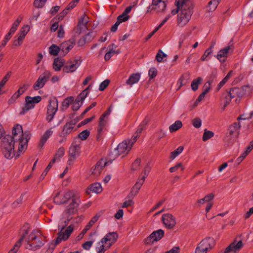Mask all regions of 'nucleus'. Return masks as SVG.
I'll return each mask as SVG.
<instances>
[{
    "label": "nucleus",
    "instance_id": "f257e3e1",
    "mask_svg": "<svg viewBox=\"0 0 253 253\" xmlns=\"http://www.w3.org/2000/svg\"><path fill=\"white\" fill-rule=\"evenodd\" d=\"M31 134L29 131H23L22 126L16 124L12 129V136L5 135L1 140V150L4 156L10 159L15 156L17 158L20 153L27 148Z\"/></svg>",
    "mask_w": 253,
    "mask_h": 253
},
{
    "label": "nucleus",
    "instance_id": "f03ea898",
    "mask_svg": "<svg viewBox=\"0 0 253 253\" xmlns=\"http://www.w3.org/2000/svg\"><path fill=\"white\" fill-rule=\"evenodd\" d=\"M59 194L60 192L56 194L54 197V202L57 205H61L66 203L71 199L72 202L70 204L69 207L66 210V213L69 215L73 214L76 211V208L80 203L79 198L75 195L73 191H68L65 193L61 199L58 198Z\"/></svg>",
    "mask_w": 253,
    "mask_h": 253
},
{
    "label": "nucleus",
    "instance_id": "7ed1b4c3",
    "mask_svg": "<svg viewBox=\"0 0 253 253\" xmlns=\"http://www.w3.org/2000/svg\"><path fill=\"white\" fill-rule=\"evenodd\" d=\"M193 13V5L191 0H186L182 4L180 12L178 14L177 25L180 27L186 25L190 21Z\"/></svg>",
    "mask_w": 253,
    "mask_h": 253
},
{
    "label": "nucleus",
    "instance_id": "20e7f679",
    "mask_svg": "<svg viewBox=\"0 0 253 253\" xmlns=\"http://www.w3.org/2000/svg\"><path fill=\"white\" fill-rule=\"evenodd\" d=\"M71 219V218H69L67 221H65V225L61 228V230L58 233V237L56 239L55 243H51L50 245H49L48 249H47L45 253H52L55 247L57 244L60 243L62 240L65 241L69 238L71 233L74 230L73 225H69L64 232H63L62 231L65 228V226L67 225Z\"/></svg>",
    "mask_w": 253,
    "mask_h": 253
},
{
    "label": "nucleus",
    "instance_id": "39448f33",
    "mask_svg": "<svg viewBox=\"0 0 253 253\" xmlns=\"http://www.w3.org/2000/svg\"><path fill=\"white\" fill-rule=\"evenodd\" d=\"M118 238V235L116 232H109L97 243L96 247L105 251L116 242Z\"/></svg>",
    "mask_w": 253,
    "mask_h": 253
},
{
    "label": "nucleus",
    "instance_id": "423d86ee",
    "mask_svg": "<svg viewBox=\"0 0 253 253\" xmlns=\"http://www.w3.org/2000/svg\"><path fill=\"white\" fill-rule=\"evenodd\" d=\"M58 103L56 98L49 100V104L47 106L46 117V119L48 122H51L53 119L58 110Z\"/></svg>",
    "mask_w": 253,
    "mask_h": 253
},
{
    "label": "nucleus",
    "instance_id": "0eeeda50",
    "mask_svg": "<svg viewBox=\"0 0 253 253\" xmlns=\"http://www.w3.org/2000/svg\"><path fill=\"white\" fill-rule=\"evenodd\" d=\"M167 7L166 2L162 0H152V3L151 5L147 8V12H150L152 10L156 13L162 12L165 11Z\"/></svg>",
    "mask_w": 253,
    "mask_h": 253
},
{
    "label": "nucleus",
    "instance_id": "6e6552de",
    "mask_svg": "<svg viewBox=\"0 0 253 253\" xmlns=\"http://www.w3.org/2000/svg\"><path fill=\"white\" fill-rule=\"evenodd\" d=\"M51 73L48 71H45L42 74L40 75L33 85L34 89L38 90L42 88L49 79Z\"/></svg>",
    "mask_w": 253,
    "mask_h": 253
},
{
    "label": "nucleus",
    "instance_id": "1a4fd4ad",
    "mask_svg": "<svg viewBox=\"0 0 253 253\" xmlns=\"http://www.w3.org/2000/svg\"><path fill=\"white\" fill-rule=\"evenodd\" d=\"M81 63V60L80 59L69 60L65 62V65L63 68V72L67 73L74 72L80 66Z\"/></svg>",
    "mask_w": 253,
    "mask_h": 253
},
{
    "label": "nucleus",
    "instance_id": "9d476101",
    "mask_svg": "<svg viewBox=\"0 0 253 253\" xmlns=\"http://www.w3.org/2000/svg\"><path fill=\"white\" fill-rule=\"evenodd\" d=\"M164 236V231L162 229H159L153 231L149 237L145 239V244H149L153 243L161 239Z\"/></svg>",
    "mask_w": 253,
    "mask_h": 253
},
{
    "label": "nucleus",
    "instance_id": "9b49d317",
    "mask_svg": "<svg viewBox=\"0 0 253 253\" xmlns=\"http://www.w3.org/2000/svg\"><path fill=\"white\" fill-rule=\"evenodd\" d=\"M81 143L80 140L77 141L76 139L74 140L69 150V156L77 158L80 155Z\"/></svg>",
    "mask_w": 253,
    "mask_h": 253
},
{
    "label": "nucleus",
    "instance_id": "f8f14e48",
    "mask_svg": "<svg viewBox=\"0 0 253 253\" xmlns=\"http://www.w3.org/2000/svg\"><path fill=\"white\" fill-rule=\"evenodd\" d=\"M76 44L75 38H72L67 41L62 42L59 45L61 54L65 55Z\"/></svg>",
    "mask_w": 253,
    "mask_h": 253
},
{
    "label": "nucleus",
    "instance_id": "ddd939ff",
    "mask_svg": "<svg viewBox=\"0 0 253 253\" xmlns=\"http://www.w3.org/2000/svg\"><path fill=\"white\" fill-rule=\"evenodd\" d=\"M79 121V119H73L70 122H67L63 126L62 131L60 134L61 137H65L67 135L70 134L73 130L75 125Z\"/></svg>",
    "mask_w": 253,
    "mask_h": 253
},
{
    "label": "nucleus",
    "instance_id": "4468645a",
    "mask_svg": "<svg viewBox=\"0 0 253 253\" xmlns=\"http://www.w3.org/2000/svg\"><path fill=\"white\" fill-rule=\"evenodd\" d=\"M162 221L167 228L172 229L176 224L175 218L171 214H164L162 217Z\"/></svg>",
    "mask_w": 253,
    "mask_h": 253
},
{
    "label": "nucleus",
    "instance_id": "2eb2a0df",
    "mask_svg": "<svg viewBox=\"0 0 253 253\" xmlns=\"http://www.w3.org/2000/svg\"><path fill=\"white\" fill-rule=\"evenodd\" d=\"M234 46L232 44L228 45L223 49L219 50L217 55V58L221 62H224L225 61V59H222V58H226L228 53L229 52H233Z\"/></svg>",
    "mask_w": 253,
    "mask_h": 253
},
{
    "label": "nucleus",
    "instance_id": "dca6fc26",
    "mask_svg": "<svg viewBox=\"0 0 253 253\" xmlns=\"http://www.w3.org/2000/svg\"><path fill=\"white\" fill-rule=\"evenodd\" d=\"M199 245L201 246L202 250L204 249L205 250L208 251L214 247L215 241L213 238L207 237L202 240Z\"/></svg>",
    "mask_w": 253,
    "mask_h": 253
},
{
    "label": "nucleus",
    "instance_id": "f3484780",
    "mask_svg": "<svg viewBox=\"0 0 253 253\" xmlns=\"http://www.w3.org/2000/svg\"><path fill=\"white\" fill-rule=\"evenodd\" d=\"M242 241H239L237 243L235 241L232 242L228 246L222 253H235L237 251L239 250L243 247Z\"/></svg>",
    "mask_w": 253,
    "mask_h": 253
},
{
    "label": "nucleus",
    "instance_id": "a211bd4d",
    "mask_svg": "<svg viewBox=\"0 0 253 253\" xmlns=\"http://www.w3.org/2000/svg\"><path fill=\"white\" fill-rule=\"evenodd\" d=\"M130 151V147H128L127 140H125L119 144L115 149L116 155H120L122 154H127Z\"/></svg>",
    "mask_w": 253,
    "mask_h": 253
},
{
    "label": "nucleus",
    "instance_id": "6ab92c4d",
    "mask_svg": "<svg viewBox=\"0 0 253 253\" xmlns=\"http://www.w3.org/2000/svg\"><path fill=\"white\" fill-rule=\"evenodd\" d=\"M28 233V229H22V234L20 238L18 240V241L15 243L14 245L13 248L11 249L8 253H16L18 251L21 245L22 242L23 240L25 239L26 236Z\"/></svg>",
    "mask_w": 253,
    "mask_h": 253
},
{
    "label": "nucleus",
    "instance_id": "aec40b11",
    "mask_svg": "<svg viewBox=\"0 0 253 253\" xmlns=\"http://www.w3.org/2000/svg\"><path fill=\"white\" fill-rule=\"evenodd\" d=\"M241 127L240 124L239 123L235 122L232 125L230 126L228 128V132L226 133V138H228V140L231 139V136L235 132L239 133V129Z\"/></svg>",
    "mask_w": 253,
    "mask_h": 253
},
{
    "label": "nucleus",
    "instance_id": "412c9836",
    "mask_svg": "<svg viewBox=\"0 0 253 253\" xmlns=\"http://www.w3.org/2000/svg\"><path fill=\"white\" fill-rule=\"evenodd\" d=\"M145 181V177L142 176L141 178H139L135 185L133 186L130 193L129 196L131 197L135 196L139 192L141 187L144 183Z\"/></svg>",
    "mask_w": 253,
    "mask_h": 253
},
{
    "label": "nucleus",
    "instance_id": "4be33fe9",
    "mask_svg": "<svg viewBox=\"0 0 253 253\" xmlns=\"http://www.w3.org/2000/svg\"><path fill=\"white\" fill-rule=\"evenodd\" d=\"M245 94L243 89L239 87H233L231 88L229 92L226 93L227 95H229L230 98H233L236 96L239 98L242 97Z\"/></svg>",
    "mask_w": 253,
    "mask_h": 253
},
{
    "label": "nucleus",
    "instance_id": "5701e85b",
    "mask_svg": "<svg viewBox=\"0 0 253 253\" xmlns=\"http://www.w3.org/2000/svg\"><path fill=\"white\" fill-rule=\"evenodd\" d=\"M26 104L22 108V111L20 112V115L24 114L26 112L33 109L35 107V104L32 101V97L27 96L25 98Z\"/></svg>",
    "mask_w": 253,
    "mask_h": 253
},
{
    "label": "nucleus",
    "instance_id": "b1692460",
    "mask_svg": "<svg viewBox=\"0 0 253 253\" xmlns=\"http://www.w3.org/2000/svg\"><path fill=\"white\" fill-rule=\"evenodd\" d=\"M64 65L65 60L62 58L57 57L54 59L52 66L55 71H59Z\"/></svg>",
    "mask_w": 253,
    "mask_h": 253
},
{
    "label": "nucleus",
    "instance_id": "393cba45",
    "mask_svg": "<svg viewBox=\"0 0 253 253\" xmlns=\"http://www.w3.org/2000/svg\"><path fill=\"white\" fill-rule=\"evenodd\" d=\"M140 79V74L135 73L131 74L128 80L126 81V84L130 86H132L133 84L138 83Z\"/></svg>",
    "mask_w": 253,
    "mask_h": 253
},
{
    "label": "nucleus",
    "instance_id": "a878e982",
    "mask_svg": "<svg viewBox=\"0 0 253 253\" xmlns=\"http://www.w3.org/2000/svg\"><path fill=\"white\" fill-rule=\"evenodd\" d=\"M109 163V162H104L103 161L98 162L95 165V169H93V170L92 171V173L94 174H99L101 172V170L103 169V168L105 166H106L108 164V163Z\"/></svg>",
    "mask_w": 253,
    "mask_h": 253
},
{
    "label": "nucleus",
    "instance_id": "bb28decb",
    "mask_svg": "<svg viewBox=\"0 0 253 253\" xmlns=\"http://www.w3.org/2000/svg\"><path fill=\"white\" fill-rule=\"evenodd\" d=\"M189 74L188 73H185L183 74L179 79L177 84H179L178 88H180L183 85H186L189 80Z\"/></svg>",
    "mask_w": 253,
    "mask_h": 253
},
{
    "label": "nucleus",
    "instance_id": "cd10ccee",
    "mask_svg": "<svg viewBox=\"0 0 253 253\" xmlns=\"http://www.w3.org/2000/svg\"><path fill=\"white\" fill-rule=\"evenodd\" d=\"M43 244L44 243L42 241L37 238L35 241L30 243V246H27L26 248L29 250H36L41 248Z\"/></svg>",
    "mask_w": 253,
    "mask_h": 253
},
{
    "label": "nucleus",
    "instance_id": "c85d7f7f",
    "mask_svg": "<svg viewBox=\"0 0 253 253\" xmlns=\"http://www.w3.org/2000/svg\"><path fill=\"white\" fill-rule=\"evenodd\" d=\"M53 133V131L51 130V129L47 130L45 132V133L43 134V135L42 136L39 145L42 147L49 137L52 135Z\"/></svg>",
    "mask_w": 253,
    "mask_h": 253
},
{
    "label": "nucleus",
    "instance_id": "c756f323",
    "mask_svg": "<svg viewBox=\"0 0 253 253\" xmlns=\"http://www.w3.org/2000/svg\"><path fill=\"white\" fill-rule=\"evenodd\" d=\"M88 189L95 193H100L102 190L101 185L99 183H94L91 184Z\"/></svg>",
    "mask_w": 253,
    "mask_h": 253
},
{
    "label": "nucleus",
    "instance_id": "7c9ffc66",
    "mask_svg": "<svg viewBox=\"0 0 253 253\" xmlns=\"http://www.w3.org/2000/svg\"><path fill=\"white\" fill-rule=\"evenodd\" d=\"M186 0H175V5L176 6V8L171 10V13L172 15H175L178 13V11L181 9L182 7V4H184Z\"/></svg>",
    "mask_w": 253,
    "mask_h": 253
},
{
    "label": "nucleus",
    "instance_id": "2f4dec72",
    "mask_svg": "<svg viewBox=\"0 0 253 253\" xmlns=\"http://www.w3.org/2000/svg\"><path fill=\"white\" fill-rule=\"evenodd\" d=\"M182 126V123L181 121L179 120L176 121L174 122V123L169 126V131L170 132H175L180 128Z\"/></svg>",
    "mask_w": 253,
    "mask_h": 253
},
{
    "label": "nucleus",
    "instance_id": "473e14b6",
    "mask_svg": "<svg viewBox=\"0 0 253 253\" xmlns=\"http://www.w3.org/2000/svg\"><path fill=\"white\" fill-rule=\"evenodd\" d=\"M30 28L28 25H24L20 30L17 35L18 37L24 40L26 34L29 31Z\"/></svg>",
    "mask_w": 253,
    "mask_h": 253
},
{
    "label": "nucleus",
    "instance_id": "72a5a7b5",
    "mask_svg": "<svg viewBox=\"0 0 253 253\" xmlns=\"http://www.w3.org/2000/svg\"><path fill=\"white\" fill-rule=\"evenodd\" d=\"M74 100V98L73 96L68 97L64 99L62 102L61 109L63 110L66 109L73 102Z\"/></svg>",
    "mask_w": 253,
    "mask_h": 253
},
{
    "label": "nucleus",
    "instance_id": "f704fd0d",
    "mask_svg": "<svg viewBox=\"0 0 253 253\" xmlns=\"http://www.w3.org/2000/svg\"><path fill=\"white\" fill-rule=\"evenodd\" d=\"M89 134L90 131L87 129H85L80 132L78 134V138H76L75 139L77 141L79 140V138H80L81 140H85L88 138Z\"/></svg>",
    "mask_w": 253,
    "mask_h": 253
},
{
    "label": "nucleus",
    "instance_id": "c9c22d12",
    "mask_svg": "<svg viewBox=\"0 0 253 253\" xmlns=\"http://www.w3.org/2000/svg\"><path fill=\"white\" fill-rule=\"evenodd\" d=\"M60 51L59 46L53 44L49 48V53L53 56H56Z\"/></svg>",
    "mask_w": 253,
    "mask_h": 253
},
{
    "label": "nucleus",
    "instance_id": "e433bc0d",
    "mask_svg": "<svg viewBox=\"0 0 253 253\" xmlns=\"http://www.w3.org/2000/svg\"><path fill=\"white\" fill-rule=\"evenodd\" d=\"M214 195L213 193H210V194L206 196L204 198L198 200L197 203L199 204H204L205 202H208L211 201L214 198Z\"/></svg>",
    "mask_w": 253,
    "mask_h": 253
},
{
    "label": "nucleus",
    "instance_id": "4c0bfd02",
    "mask_svg": "<svg viewBox=\"0 0 253 253\" xmlns=\"http://www.w3.org/2000/svg\"><path fill=\"white\" fill-rule=\"evenodd\" d=\"M107 123V120L102 118H99L98 127L97 129L98 133L99 134H101L104 127L106 126Z\"/></svg>",
    "mask_w": 253,
    "mask_h": 253
},
{
    "label": "nucleus",
    "instance_id": "58836bf2",
    "mask_svg": "<svg viewBox=\"0 0 253 253\" xmlns=\"http://www.w3.org/2000/svg\"><path fill=\"white\" fill-rule=\"evenodd\" d=\"M202 81V78L201 77H198L197 79L194 80L191 83V88L193 91H196L198 88V85L201 84Z\"/></svg>",
    "mask_w": 253,
    "mask_h": 253
},
{
    "label": "nucleus",
    "instance_id": "ea45409f",
    "mask_svg": "<svg viewBox=\"0 0 253 253\" xmlns=\"http://www.w3.org/2000/svg\"><path fill=\"white\" fill-rule=\"evenodd\" d=\"M36 232L34 230L33 231L28 237L26 239V242L27 243V246H30V243L36 241L37 239V236L36 235Z\"/></svg>",
    "mask_w": 253,
    "mask_h": 253
},
{
    "label": "nucleus",
    "instance_id": "a19ab883",
    "mask_svg": "<svg viewBox=\"0 0 253 253\" xmlns=\"http://www.w3.org/2000/svg\"><path fill=\"white\" fill-rule=\"evenodd\" d=\"M184 149L183 146H179L176 150L171 152L170 158L172 160L174 159L179 154L181 153Z\"/></svg>",
    "mask_w": 253,
    "mask_h": 253
},
{
    "label": "nucleus",
    "instance_id": "79ce46f5",
    "mask_svg": "<svg viewBox=\"0 0 253 253\" xmlns=\"http://www.w3.org/2000/svg\"><path fill=\"white\" fill-rule=\"evenodd\" d=\"M55 162V159H53L49 163L47 167L45 168L42 175H41L40 178L43 179L45 176L47 174L49 170L51 169L53 164Z\"/></svg>",
    "mask_w": 253,
    "mask_h": 253
},
{
    "label": "nucleus",
    "instance_id": "37998d69",
    "mask_svg": "<svg viewBox=\"0 0 253 253\" xmlns=\"http://www.w3.org/2000/svg\"><path fill=\"white\" fill-rule=\"evenodd\" d=\"M214 135V133L210 130H207L206 129L205 130L204 133L203 135L202 139L204 141L210 139Z\"/></svg>",
    "mask_w": 253,
    "mask_h": 253
},
{
    "label": "nucleus",
    "instance_id": "c03bdc74",
    "mask_svg": "<svg viewBox=\"0 0 253 253\" xmlns=\"http://www.w3.org/2000/svg\"><path fill=\"white\" fill-rule=\"evenodd\" d=\"M232 73V71H230L225 76V77L218 84L217 88V90H219L221 87L223 86V85L226 83V82L229 79Z\"/></svg>",
    "mask_w": 253,
    "mask_h": 253
},
{
    "label": "nucleus",
    "instance_id": "a18cd8bd",
    "mask_svg": "<svg viewBox=\"0 0 253 253\" xmlns=\"http://www.w3.org/2000/svg\"><path fill=\"white\" fill-rule=\"evenodd\" d=\"M166 56L167 54L164 53L161 49H159L156 56V59L158 62H162L165 60L163 59Z\"/></svg>",
    "mask_w": 253,
    "mask_h": 253
},
{
    "label": "nucleus",
    "instance_id": "49530a36",
    "mask_svg": "<svg viewBox=\"0 0 253 253\" xmlns=\"http://www.w3.org/2000/svg\"><path fill=\"white\" fill-rule=\"evenodd\" d=\"M221 0H211L208 3L211 11L214 10Z\"/></svg>",
    "mask_w": 253,
    "mask_h": 253
},
{
    "label": "nucleus",
    "instance_id": "de8ad7c7",
    "mask_svg": "<svg viewBox=\"0 0 253 253\" xmlns=\"http://www.w3.org/2000/svg\"><path fill=\"white\" fill-rule=\"evenodd\" d=\"M65 153V149L63 147H60L56 153L55 154L54 157L53 159H55V161L57 159L61 158L63 156Z\"/></svg>",
    "mask_w": 253,
    "mask_h": 253
},
{
    "label": "nucleus",
    "instance_id": "09e8293b",
    "mask_svg": "<svg viewBox=\"0 0 253 253\" xmlns=\"http://www.w3.org/2000/svg\"><path fill=\"white\" fill-rule=\"evenodd\" d=\"M88 17L85 14L83 15L79 20L78 23L84 26L85 28H87V24L88 22Z\"/></svg>",
    "mask_w": 253,
    "mask_h": 253
},
{
    "label": "nucleus",
    "instance_id": "8fccbe9b",
    "mask_svg": "<svg viewBox=\"0 0 253 253\" xmlns=\"http://www.w3.org/2000/svg\"><path fill=\"white\" fill-rule=\"evenodd\" d=\"M22 88H19V89L16 91L9 100V102L15 101L17 99L22 93L24 92L22 90Z\"/></svg>",
    "mask_w": 253,
    "mask_h": 253
},
{
    "label": "nucleus",
    "instance_id": "3c124183",
    "mask_svg": "<svg viewBox=\"0 0 253 253\" xmlns=\"http://www.w3.org/2000/svg\"><path fill=\"white\" fill-rule=\"evenodd\" d=\"M11 74V72H8L7 74L3 77L2 80L0 82V88H2L5 83L7 82L8 79H9L10 75Z\"/></svg>",
    "mask_w": 253,
    "mask_h": 253
},
{
    "label": "nucleus",
    "instance_id": "603ef678",
    "mask_svg": "<svg viewBox=\"0 0 253 253\" xmlns=\"http://www.w3.org/2000/svg\"><path fill=\"white\" fill-rule=\"evenodd\" d=\"M130 16L128 15L124 14V13L123 12V13L121 15H120L118 17L117 21H119L120 23L126 21L128 20Z\"/></svg>",
    "mask_w": 253,
    "mask_h": 253
},
{
    "label": "nucleus",
    "instance_id": "864d4df0",
    "mask_svg": "<svg viewBox=\"0 0 253 253\" xmlns=\"http://www.w3.org/2000/svg\"><path fill=\"white\" fill-rule=\"evenodd\" d=\"M149 76L150 79L154 78L157 75V70L155 67H152L150 69L148 72Z\"/></svg>",
    "mask_w": 253,
    "mask_h": 253
},
{
    "label": "nucleus",
    "instance_id": "5fc2aeb1",
    "mask_svg": "<svg viewBox=\"0 0 253 253\" xmlns=\"http://www.w3.org/2000/svg\"><path fill=\"white\" fill-rule=\"evenodd\" d=\"M46 0H35L34 4L38 8H42Z\"/></svg>",
    "mask_w": 253,
    "mask_h": 253
},
{
    "label": "nucleus",
    "instance_id": "6e6d98bb",
    "mask_svg": "<svg viewBox=\"0 0 253 253\" xmlns=\"http://www.w3.org/2000/svg\"><path fill=\"white\" fill-rule=\"evenodd\" d=\"M141 163V160L139 158L136 159L132 164L131 169L133 170H136L139 168Z\"/></svg>",
    "mask_w": 253,
    "mask_h": 253
},
{
    "label": "nucleus",
    "instance_id": "4d7b16f0",
    "mask_svg": "<svg viewBox=\"0 0 253 253\" xmlns=\"http://www.w3.org/2000/svg\"><path fill=\"white\" fill-rule=\"evenodd\" d=\"M192 125L196 128H199L202 125V121L199 118H197L192 120Z\"/></svg>",
    "mask_w": 253,
    "mask_h": 253
},
{
    "label": "nucleus",
    "instance_id": "13d9d810",
    "mask_svg": "<svg viewBox=\"0 0 253 253\" xmlns=\"http://www.w3.org/2000/svg\"><path fill=\"white\" fill-rule=\"evenodd\" d=\"M95 118V116H93L92 117L88 118H86L84 119V121H82L78 126V127H80L82 126L85 125L88 123L91 122Z\"/></svg>",
    "mask_w": 253,
    "mask_h": 253
},
{
    "label": "nucleus",
    "instance_id": "bf43d9fd",
    "mask_svg": "<svg viewBox=\"0 0 253 253\" xmlns=\"http://www.w3.org/2000/svg\"><path fill=\"white\" fill-rule=\"evenodd\" d=\"M109 83L110 81L109 80H105L100 84L99 89L101 91L104 90L108 86Z\"/></svg>",
    "mask_w": 253,
    "mask_h": 253
},
{
    "label": "nucleus",
    "instance_id": "052dcab7",
    "mask_svg": "<svg viewBox=\"0 0 253 253\" xmlns=\"http://www.w3.org/2000/svg\"><path fill=\"white\" fill-rule=\"evenodd\" d=\"M137 138L138 135H133L131 139L127 140V144H128V147H130V150H131L133 145L136 142Z\"/></svg>",
    "mask_w": 253,
    "mask_h": 253
},
{
    "label": "nucleus",
    "instance_id": "680f3d73",
    "mask_svg": "<svg viewBox=\"0 0 253 253\" xmlns=\"http://www.w3.org/2000/svg\"><path fill=\"white\" fill-rule=\"evenodd\" d=\"M181 168V169L182 170H183L184 168L182 166V164L181 163H177L175 166H174V167H171L170 169H169V171L171 172H175L178 169V168Z\"/></svg>",
    "mask_w": 253,
    "mask_h": 253
},
{
    "label": "nucleus",
    "instance_id": "e2e57ef3",
    "mask_svg": "<svg viewBox=\"0 0 253 253\" xmlns=\"http://www.w3.org/2000/svg\"><path fill=\"white\" fill-rule=\"evenodd\" d=\"M95 36V34H94L93 32H89L86 35H85L84 37L85 39H86L87 42H90Z\"/></svg>",
    "mask_w": 253,
    "mask_h": 253
},
{
    "label": "nucleus",
    "instance_id": "0e129e2a",
    "mask_svg": "<svg viewBox=\"0 0 253 253\" xmlns=\"http://www.w3.org/2000/svg\"><path fill=\"white\" fill-rule=\"evenodd\" d=\"M96 105V102H94L93 103H91V104L88 107H87L84 110V111L82 113V114L81 115V118H83L84 116V115L87 113L88 112L90 109H91L92 108H93L94 107H95Z\"/></svg>",
    "mask_w": 253,
    "mask_h": 253
},
{
    "label": "nucleus",
    "instance_id": "69168bd1",
    "mask_svg": "<svg viewBox=\"0 0 253 253\" xmlns=\"http://www.w3.org/2000/svg\"><path fill=\"white\" fill-rule=\"evenodd\" d=\"M93 243L92 241H86L82 245V247L85 250H89Z\"/></svg>",
    "mask_w": 253,
    "mask_h": 253
},
{
    "label": "nucleus",
    "instance_id": "338daca9",
    "mask_svg": "<svg viewBox=\"0 0 253 253\" xmlns=\"http://www.w3.org/2000/svg\"><path fill=\"white\" fill-rule=\"evenodd\" d=\"M84 28H85L84 26L80 24V23H78L77 27L75 28L74 30L76 33L79 35H80L83 31Z\"/></svg>",
    "mask_w": 253,
    "mask_h": 253
},
{
    "label": "nucleus",
    "instance_id": "774afa93",
    "mask_svg": "<svg viewBox=\"0 0 253 253\" xmlns=\"http://www.w3.org/2000/svg\"><path fill=\"white\" fill-rule=\"evenodd\" d=\"M212 83L211 81H209L206 83L204 85V92H205L206 94L210 91L211 89V85Z\"/></svg>",
    "mask_w": 253,
    "mask_h": 253
}]
</instances>
